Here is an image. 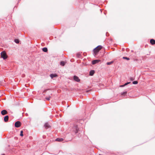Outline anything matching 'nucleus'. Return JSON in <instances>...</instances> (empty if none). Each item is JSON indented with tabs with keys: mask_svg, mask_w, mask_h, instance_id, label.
<instances>
[{
	"mask_svg": "<svg viewBox=\"0 0 155 155\" xmlns=\"http://www.w3.org/2000/svg\"><path fill=\"white\" fill-rule=\"evenodd\" d=\"M44 127L46 129H47L51 127L50 126L48 123H46L44 125Z\"/></svg>",
	"mask_w": 155,
	"mask_h": 155,
	"instance_id": "obj_7",
	"label": "nucleus"
},
{
	"mask_svg": "<svg viewBox=\"0 0 155 155\" xmlns=\"http://www.w3.org/2000/svg\"><path fill=\"white\" fill-rule=\"evenodd\" d=\"M64 139L62 138H57L56 139V141L59 142L62 141Z\"/></svg>",
	"mask_w": 155,
	"mask_h": 155,
	"instance_id": "obj_13",
	"label": "nucleus"
},
{
	"mask_svg": "<svg viewBox=\"0 0 155 155\" xmlns=\"http://www.w3.org/2000/svg\"><path fill=\"white\" fill-rule=\"evenodd\" d=\"M8 116H5L4 118V120L5 122H7L8 121Z\"/></svg>",
	"mask_w": 155,
	"mask_h": 155,
	"instance_id": "obj_10",
	"label": "nucleus"
},
{
	"mask_svg": "<svg viewBox=\"0 0 155 155\" xmlns=\"http://www.w3.org/2000/svg\"><path fill=\"white\" fill-rule=\"evenodd\" d=\"M50 76L51 77V78H53L54 77H57L58 76V75L56 74H50Z\"/></svg>",
	"mask_w": 155,
	"mask_h": 155,
	"instance_id": "obj_12",
	"label": "nucleus"
},
{
	"mask_svg": "<svg viewBox=\"0 0 155 155\" xmlns=\"http://www.w3.org/2000/svg\"><path fill=\"white\" fill-rule=\"evenodd\" d=\"M100 61V60H94L92 62V64H94L99 62Z\"/></svg>",
	"mask_w": 155,
	"mask_h": 155,
	"instance_id": "obj_9",
	"label": "nucleus"
},
{
	"mask_svg": "<svg viewBox=\"0 0 155 155\" xmlns=\"http://www.w3.org/2000/svg\"><path fill=\"white\" fill-rule=\"evenodd\" d=\"M127 92H123L122 94L123 95V94H127Z\"/></svg>",
	"mask_w": 155,
	"mask_h": 155,
	"instance_id": "obj_23",
	"label": "nucleus"
},
{
	"mask_svg": "<svg viewBox=\"0 0 155 155\" xmlns=\"http://www.w3.org/2000/svg\"><path fill=\"white\" fill-rule=\"evenodd\" d=\"M1 57L4 59H5L7 58V56L6 52L4 51L2 52L1 54Z\"/></svg>",
	"mask_w": 155,
	"mask_h": 155,
	"instance_id": "obj_3",
	"label": "nucleus"
},
{
	"mask_svg": "<svg viewBox=\"0 0 155 155\" xmlns=\"http://www.w3.org/2000/svg\"><path fill=\"white\" fill-rule=\"evenodd\" d=\"M113 63V61H111L110 62H108L107 63V64L108 65H110Z\"/></svg>",
	"mask_w": 155,
	"mask_h": 155,
	"instance_id": "obj_19",
	"label": "nucleus"
},
{
	"mask_svg": "<svg viewBox=\"0 0 155 155\" xmlns=\"http://www.w3.org/2000/svg\"><path fill=\"white\" fill-rule=\"evenodd\" d=\"M123 58L127 59V60H129V58H127V57H123Z\"/></svg>",
	"mask_w": 155,
	"mask_h": 155,
	"instance_id": "obj_22",
	"label": "nucleus"
},
{
	"mask_svg": "<svg viewBox=\"0 0 155 155\" xmlns=\"http://www.w3.org/2000/svg\"><path fill=\"white\" fill-rule=\"evenodd\" d=\"M15 126L16 127H19L21 126V123L19 121H17L15 123Z\"/></svg>",
	"mask_w": 155,
	"mask_h": 155,
	"instance_id": "obj_5",
	"label": "nucleus"
},
{
	"mask_svg": "<svg viewBox=\"0 0 155 155\" xmlns=\"http://www.w3.org/2000/svg\"><path fill=\"white\" fill-rule=\"evenodd\" d=\"M130 82H127V83H126L124 85H121L120 86L121 87H123L125 86H126V85H127V84L130 83Z\"/></svg>",
	"mask_w": 155,
	"mask_h": 155,
	"instance_id": "obj_18",
	"label": "nucleus"
},
{
	"mask_svg": "<svg viewBox=\"0 0 155 155\" xmlns=\"http://www.w3.org/2000/svg\"><path fill=\"white\" fill-rule=\"evenodd\" d=\"M94 73V70H91L90 71V75L91 76H92Z\"/></svg>",
	"mask_w": 155,
	"mask_h": 155,
	"instance_id": "obj_14",
	"label": "nucleus"
},
{
	"mask_svg": "<svg viewBox=\"0 0 155 155\" xmlns=\"http://www.w3.org/2000/svg\"><path fill=\"white\" fill-rule=\"evenodd\" d=\"M102 47L101 45H99L94 50V52L95 56L97 55L98 53L102 48Z\"/></svg>",
	"mask_w": 155,
	"mask_h": 155,
	"instance_id": "obj_1",
	"label": "nucleus"
},
{
	"mask_svg": "<svg viewBox=\"0 0 155 155\" xmlns=\"http://www.w3.org/2000/svg\"><path fill=\"white\" fill-rule=\"evenodd\" d=\"M74 79L75 81L77 82L80 81V79L77 76H74Z\"/></svg>",
	"mask_w": 155,
	"mask_h": 155,
	"instance_id": "obj_6",
	"label": "nucleus"
},
{
	"mask_svg": "<svg viewBox=\"0 0 155 155\" xmlns=\"http://www.w3.org/2000/svg\"><path fill=\"white\" fill-rule=\"evenodd\" d=\"M66 62L64 61H62L60 63V65L61 66H64V65Z\"/></svg>",
	"mask_w": 155,
	"mask_h": 155,
	"instance_id": "obj_15",
	"label": "nucleus"
},
{
	"mask_svg": "<svg viewBox=\"0 0 155 155\" xmlns=\"http://www.w3.org/2000/svg\"><path fill=\"white\" fill-rule=\"evenodd\" d=\"M42 50L43 51L45 52H46L48 51V49L47 48H43Z\"/></svg>",
	"mask_w": 155,
	"mask_h": 155,
	"instance_id": "obj_16",
	"label": "nucleus"
},
{
	"mask_svg": "<svg viewBox=\"0 0 155 155\" xmlns=\"http://www.w3.org/2000/svg\"><path fill=\"white\" fill-rule=\"evenodd\" d=\"M138 83V82L137 81H135L133 82V84H137Z\"/></svg>",
	"mask_w": 155,
	"mask_h": 155,
	"instance_id": "obj_21",
	"label": "nucleus"
},
{
	"mask_svg": "<svg viewBox=\"0 0 155 155\" xmlns=\"http://www.w3.org/2000/svg\"><path fill=\"white\" fill-rule=\"evenodd\" d=\"M46 92L48 95V96H46L45 97L46 99L49 101L50 100V98L51 97L52 93L49 90H45L44 91V92Z\"/></svg>",
	"mask_w": 155,
	"mask_h": 155,
	"instance_id": "obj_2",
	"label": "nucleus"
},
{
	"mask_svg": "<svg viewBox=\"0 0 155 155\" xmlns=\"http://www.w3.org/2000/svg\"><path fill=\"white\" fill-rule=\"evenodd\" d=\"M130 80H131V81H133L134 80V79L132 78H130Z\"/></svg>",
	"mask_w": 155,
	"mask_h": 155,
	"instance_id": "obj_24",
	"label": "nucleus"
},
{
	"mask_svg": "<svg viewBox=\"0 0 155 155\" xmlns=\"http://www.w3.org/2000/svg\"><path fill=\"white\" fill-rule=\"evenodd\" d=\"M150 43L151 44L154 45L155 44V40L153 39H151L150 40Z\"/></svg>",
	"mask_w": 155,
	"mask_h": 155,
	"instance_id": "obj_11",
	"label": "nucleus"
},
{
	"mask_svg": "<svg viewBox=\"0 0 155 155\" xmlns=\"http://www.w3.org/2000/svg\"><path fill=\"white\" fill-rule=\"evenodd\" d=\"M1 114L3 115L7 114H8V112L6 110H2L1 111Z\"/></svg>",
	"mask_w": 155,
	"mask_h": 155,
	"instance_id": "obj_8",
	"label": "nucleus"
},
{
	"mask_svg": "<svg viewBox=\"0 0 155 155\" xmlns=\"http://www.w3.org/2000/svg\"><path fill=\"white\" fill-rule=\"evenodd\" d=\"M20 135L21 136H23V131L22 130H21V131Z\"/></svg>",
	"mask_w": 155,
	"mask_h": 155,
	"instance_id": "obj_20",
	"label": "nucleus"
},
{
	"mask_svg": "<svg viewBox=\"0 0 155 155\" xmlns=\"http://www.w3.org/2000/svg\"><path fill=\"white\" fill-rule=\"evenodd\" d=\"M2 155H5V154H2Z\"/></svg>",
	"mask_w": 155,
	"mask_h": 155,
	"instance_id": "obj_25",
	"label": "nucleus"
},
{
	"mask_svg": "<svg viewBox=\"0 0 155 155\" xmlns=\"http://www.w3.org/2000/svg\"><path fill=\"white\" fill-rule=\"evenodd\" d=\"M78 126L76 125H74L72 128V131L74 132L75 134L78 132Z\"/></svg>",
	"mask_w": 155,
	"mask_h": 155,
	"instance_id": "obj_4",
	"label": "nucleus"
},
{
	"mask_svg": "<svg viewBox=\"0 0 155 155\" xmlns=\"http://www.w3.org/2000/svg\"><path fill=\"white\" fill-rule=\"evenodd\" d=\"M15 42L16 43H19V40L17 39H15Z\"/></svg>",
	"mask_w": 155,
	"mask_h": 155,
	"instance_id": "obj_17",
	"label": "nucleus"
}]
</instances>
